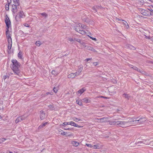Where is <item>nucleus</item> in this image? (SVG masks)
<instances>
[{
  "label": "nucleus",
  "instance_id": "obj_62",
  "mask_svg": "<svg viewBox=\"0 0 153 153\" xmlns=\"http://www.w3.org/2000/svg\"><path fill=\"white\" fill-rule=\"evenodd\" d=\"M96 8L97 9H99L101 7L99 6H96Z\"/></svg>",
  "mask_w": 153,
  "mask_h": 153
},
{
  "label": "nucleus",
  "instance_id": "obj_48",
  "mask_svg": "<svg viewBox=\"0 0 153 153\" xmlns=\"http://www.w3.org/2000/svg\"><path fill=\"white\" fill-rule=\"evenodd\" d=\"M149 145L150 146H153V141H151L150 142Z\"/></svg>",
  "mask_w": 153,
  "mask_h": 153
},
{
  "label": "nucleus",
  "instance_id": "obj_59",
  "mask_svg": "<svg viewBox=\"0 0 153 153\" xmlns=\"http://www.w3.org/2000/svg\"><path fill=\"white\" fill-rule=\"evenodd\" d=\"M116 20H118V21H124V20H123L121 19H119V18H117L116 19Z\"/></svg>",
  "mask_w": 153,
  "mask_h": 153
},
{
  "label": "nucleus",
  "instance_id": "obj_47",
  "mask_svg": "<svg viewBox=\"0 0 153 153\" xmlns=\"http://www.w3.org/2000/svg\"><path fill=\"white\" fill-rule=\"evenodd\" d=\"M48 106L50 109H53V105H49Z\"/></svg>",
  "mask_w": 153,
  "mask_h": 153
},
{
  "label": "nucleus",
  "instance_id": "obj_1",
  "mask_svg": "<svg viewBox=\"0 0 153 153\" xmlns=\"http://www.w3.org/2000/svg\"><path fill=\"white\" fill-rule=\"evenodd\" d=\"M13 63V66L12 69L15 75L21 76L22 74L21 73L20 70V64L16 59H14L12 60Z\"/></svg>",
  "mask_w": 153,
  "mask_h": 153
},
{
  "label": "nucleus",
  "instance_id": "obj_28",
  "mask_svg": "<svg viewBox=\"0 0 153 153\" xmlns=\"http://www.w3.org/2000/svg\"><path fill=\"white\" fill-rule=\"evenodd\" d=\"M131 68H132L134 70L137 71L138 72H139L140 73L141 72V71H140V70L139 69H138V68L136 67L132 66V67H131Z\"/></svg>",
  "mask_w": 153,
  "mask_h": 153
},
{
  "label": "nucleus",
  "instance_id": "obj_4",
  "mask_svg": "<svg viewBox=\"0 0 153 153\" xmlns=\"http://www.w3.org/2000/svg\"><path fill=\"white\" fill-rule=\"evenodd\" d=\"M4 21L6 25V28H9L10 26V21L9 18L7 15L5 16Z\"/></svg>",
  "mask_w": 153,
  "mask_h": 153
},
{
  "label": "nucleus",
  "instance_id": "obj_10",
  "mask_svg": "<svg viewBox=\"0 0 153 153\" xmlns=\"http://www.w3.org/2000/svg\"><path fill=\"white\" fill-rule=\"evenodd\" d=\"M77 72H76L75 73H71L68 75V77L69 78H74L76 76H77Z\"/></svg>",
  "mask_w": 153,
  "mask_h": 153
},
{
  "label": "nucleus",
  "instance_id": "obj_25",
  "mask_svg": "<svg viewBox=\"0 0 153 153\" xmlns=\"http://www.w3.org/2000/svg\"><path fill=\"white\" fill-rule=\"evenodd\" d=\"M22 121V120L21 118L20 117H18L16 120H15V122L16 123H18L19 122H20L21 121Z\"/></svg>",
  "mask_w": 153,
  "mask_h": 153
},
{
  "label": "nucleus",
  "instance_id": "obj_36",
  "mask_svg": "<svg viewBox=\"0 0 153 153\" xmlns=\"http://www.w3.org/2000/svg\"><path fill=\"white\" fill-rule=\"evenodd\" d=\"M9 4H6L5 5V9L6 10H9Z\"/></svg>",
  "mask_w": 153,
  "mask_h": 153
},
{
  "label": "nucleus",
  "instance_id": "obj_30",
  "mask_svg": "<svg viewBox=\"0 0 153 153\" xmlns=\"http://www.w3.org/2000/svg\"><path fill=\"white\" fill-rule=\"evenodd\" d=\"M9 28H6V34L7 37V36L8 35L10 36V34L9 33Z\"/></svg>",
  "mask_w": 153,
  "mask_h": 153
},
{
  "label": "nucleus",
  "instance_id": "obj_11",
  "mask_svg": "<svg viewBox=\"0 0 153 153\" xmlns=\"http://www.w3.org/2000/svg\"><path fill=\"white\" fill-rule=\"evenodd\" d=\"M74 123V122L73 121H71L69 122H64L63 123V124L61 125L62 126H64L65 125H71L72 126H73Z\"/></svg>",
  "mask_w": 153,
  "mask_h": 153
},
{
  "label": "nucleus",
  "instance_id": "obj_12",
  "mask_svg": "<svg viewBox=\"0 0 153 153\" xmlns=\"http://www.w3.org/2000/svg\"><path fill=\"white\" fill-rule=\"evenodd\" d=\"M86 89L85 88H82L81 89L79 90L78 91L77 93L78 94H79V95H80L82 94L85 91Z\"/></svg>",
  "mask_w": 153,
  "mask_h": 153
},
{
  "label": "nucleus",
  "instance_id": "obj_27",
  "mask_svg": "<svg viewBox=\"0 0 153 153\" xmlns=\"http://www.w3.org/2000/svg\"><path fill=\"white\" fill-rule=\"evenodd\" d=\"M76 103L80 106H82V102L79 100H77L76 102Z\"/></svg>",
  "mask_w": 153,
  "mask_h": 153
},
{
  "label": "nucleus",
  "instance_id": "obj_53",
  "mask_svg": "<svg viewBox=\"0 0 153 153\" xmlns=\"http://www.w3.org/2000/svg\"><path fill=\"white\" fill-rule=\"evenodd\" d=\"M48 124V122H45L44 123H43L42 124V125H43V126L45 127Z\"/></svg>",
  "mask_w": 153,
  "mask_h": 153
},
{
  "label": "nucleus",
  "instance_id": "obj_14",
  "mask_svg": "<svg viewBox=\"0 0 153 153\" xmlns=\"http://www.w3.org/2000/svg\"><path fill=\"white\" fill-rule=\"evenodd\" d=\"M7 41L8 42V44H12V39L10 37V36L8 35L7 36Z\"/></svg>",
  "mask_w": 153,
  "mask_h": 153
},
{
  "label": "nucleus",
  "instance_id": "obj_39",
  "mask_svg": "<svg viewBox=\"0 0 153 153\" xmlns=\"http://www.w3.org/2000/svg\"><path fill=\"white\" fill-rule=\"evenodd\" d=\"M53 91L55 93H56L58 91V88H57L54 87L53 88Z\"/></svg>",
  "mask_w": 153,
  "mask_h": 153
},
{
  "label": "nucleus",
  "instance_id": "obj_57",
  "mask_svg": "<svg viewBox=\"0 0 153 153\" xmlns=\"http://www.w3.org/2000/svg\"><path fill=\"white\" fill-rule=\"evenodd\" d=\"M82 40L81 39H76V41L79 42V43H80V42Z\"/></svg>",
  "mask_w": 153,
  "mask_h": 153
},
{
  "label": "nucleus",
  "instance_id": "obj_35",
  "mask_svg": "<svg viewBox=\"0 0 153 153\" xmlns=\"http://www.w3.org/2000/svg\"><path fill=\"white\" fill-rule=\"evenodd\" d=\"M80 44L82 45L84 47H85V43L83 40H82L81 41V42H80Z\"/></svg>",
  "mask_w": 153,
  "mask_h": 153
},
{
  "label": "nucleus",
  "instance_id": "obj_5",
  "mask_svg": "<svg viewBox=\"0 0 153 153\" xmlns=\"http://www.w3.org/2000/svg\"><path fill=\"white\" fill-rule=\"evenodd\" d=\"M127 123L126 121H119L118 126L122 128H126L129 126V125H128V124Z\"/></svg>",
  "mask_w": 153,
  "mask_h": 153
},
{
  "label": "nucleus",
  "instance_id": "obj_17",
  "mask_svg": "<svg viewBox=\"0 0 153 153\" xmlns=\"http://www.w3.org/2000/svg\"><path fill=\"white\" fill-rule=\"evenodd\" d=\"M82 66H80L79 67L78 71L76 72L78 73L77 74V76L79 75L82 70Z\"/></svg>",
  "mask_w": 153,
  "mask_h": 153
},
{
  "label": "nucleus",
  "instance_id": "obj_51",
  "mask_svg": "<svg viewBox=\"0 0 153 153\" xmlns=\"http://www.w3.org/2000/svg\"><path fill=\"white\" fill-rule=\"evenodd\" d=\"M90 38H91V39H92V40H94V41H96L97 40V39H96V38H93L91 36H89Z\"/></svg>",
  "mask_w": 153,
  "mask_h": 153
},
{
  "label": "nucleus",
  "instance_id": "obj_7",
  "mask_svg": "<svg viewBox=\"0 0 153 153\" xmlns=\"http://www.w3.org/2000/svg\"><path fill=\"white\" fill-rule=\"evenodd\" d=\"M139 10L141 13L143 15L145 16H148L149 15L148 11L142 9H140Z\"/></svg>",
  "mask_w": 153,
  "mask_h": 153
},
{
  "label": "nucleus",
  "instance_id": "obj_42",
  "mask_svg": "<svg viewBox=\"0 0 153 153\" xmlns=\"http://www.w3.org/2000/svg\"><path fill=\"white\" fill-rule=\"evenodd\" d=\"M125 22H126V24L125 23H124V22H123V23L125 24V25H126V28H128L129 27V25H128V24L125 21H124Z\"/></svg>",
  "mask_w": 153,
  "mask_h": 153
},
{
  "label": "nucleus",
  "instance_id": "obj_23",
  "mask_svg": "<svg viewBox=\"0 0 153 153\" xmlns=\"http://www.w3.org/2000/svg\"><path fill=\"white\" fill-rule=\"evenodd\" d=\"M18 56L19 58L22 59V53L20 51L18 54Z\"/></svg>",
  "mask_w": 153,
  "mask_h": 153
},
{
  "label": "nucleus",
  "instance_id": "obj_50",
  "mask_svg": "<svg viewBox=\"0 0 153 153\" xmlns=\"http://www.w3.org/2000/svg\"><path fill=\"white\" fill-rule=\"evenodd\" d=\"M97 146H97L96 145H94L92 146V148L94 149H97Z\"/></svg>",
  "mask_w": 153,
  "mask_h": 153
},
{
  "label": "nucleus",
  "instance_id": "obj_19",
  "mask_svg": "<svg viewBox=\"0 0 153 153\" xmlns=\"http://www.w3.org/2000/svg\"><path fill=\"white\" fill-rule=\"evenodd\" d=\"M101 122H108V119L106 117H103L101 118Z\"/></svg>",
  "mask_w": 153,
  "mask_h": 153
},
{
  "label": "nucleus",
  "instance_id": "obj_18",
  "mask_svg": "<svg viewBox=\"0 0 153 153\" xmlns=\"http://www.w3.org/2000/svg\"><path fill=\"white\" fill-rule=\"evenodd\" d=\"M24 15L23 12L22 11H20L17 16H18V17L19 18H23Z\"/></svg>",
  "mask_w": 153,
  "mask_h": 153
},
{
  "label": "nucleus",
  "instance_id": "obj_33",
  "mask_svg": "<svg viewBox=\"0 0 153 153\" xmlns=\"http://www.w3.org/2000/svg\"><path fill=\"white\" fill-rule=\"evenodd\" d=\"M73 124H74L73 126L76 127L82 128V126H79L76 124L74 122Z\"/></svg>",
  "mask_w": 153,
  "mask_h": 153
},
{
  "label": "nucleus",
  "instance_id": "obj_64",
  "mask_svg": "<svg viewBox=\"0 0 153 153\" xmlns=\"http://www.w3.org/2000/svg\"><path fill=\"white\" fill-rule=\"evenodd\" d=\"M7 76H3V79H6V78H7Z\"/></svg>",
  "mask_w": 153,
  "mask_h": 153
},
{
  "label": "nucleus",
  "instance_id": "obj_16",
  "mask_svg": "<svg viewBox=\"0 0 153 153\" xmlns=\"http://www.w3.org/2000/svg\"><path fill=\"white\" fill-rule=\"evenodd\" d=\"M71 143L74 146L76 147L78 146L79 144V142L75 141H72Z\"/></svg>",
  "mask_w": 153,
  "mask_h": 153
},
{
  "label": "nucleus",
  "instance_id": "obj_54",
  "mask_svg": "<svg viewBox=\"0 0 153 153\" xmlns=\"http://www.w3.org/2000/svg\"><path fill=\"white\" fill-rule=\"evenodd\" d=\"M44 127L43 126L42 124L40 125L39 127H38V128L39 129H40V128H43Z\"/></svg>",
  "mask_w": 153,
  "mask_h": 153
},
{
  "label": "nucleus",
  "instance_id": "obj_55",
  "mask_svg": "<svg viewBox=\"0 0 153 153\" xmlns=\"http://www.w3.org/2000/svg\"><path fill=\"white\" fill-rule=\"evenodd\" d=\"M91 59H92L91 58H88V59H85V60L86 62H88V61L91 60Z\"/></svg>",
  "mask_w": 153,
  "mask_h": 153
},
{
  "label": "nucleus",
  "instance_id": "obj_45",
  "mask_svg": "<svg viewBox=\"0 0 153 153\" xmlns=\"http://www.w3.org/2000/svg\"><path fill=\"white\" fill-rule=\"evenodd\" d=\"M86 145L88 147H89L90 148L92 147V145H91V144H86Z\"/></svg>",
  "mask_w": 153,
  "mask_h": 153
},
{
  "label": "nucleus",
  "instance_id": "obj_34",
  "mask_svg": "<svg viewBox=\"0 0 153 153\" xmlns=\"http://www.w3.org/2000/svg\"><path fill=\"white\" fill-rule=\"evenodd\" d=\"M84 47L85 48V49H86L87 50H90V51H91V47H90V46H88L85 45Z\"/></svg>",
  "mask_w": 153,
  "mask_h": 153
},
{
  "label": "nucleus",
  "instance_id": "obj_60",
  "mask_svg": "<svg viewBox=\"0 0 153 153\" xmlns=\"http://www.w3.org/2000/svg\"><path fill=\"white\" fill-rule=\"evenodd\" d=\"M6 140V139H5V138H1V140L2 142H4V141L5 140Z\"/></svg>",
  "mask_w": 153,
  "mask_h": 153
},
{
  "label": "nucleus",
  "instance_id": "obj_24",
  "mask_svg": "<svg viewBox=\"0 0 153 153\" xmlns=\"http://www.w3.org/2000/svg\"><path fill=\"white\" fill-rule=\"evenodd\" d=\"M35 44V45L38 46H39L42 44V43H41V42L39 41H36Z\"/></svg>",
  "mask_w": 153,
  "mask_h": 153
},
{
  "label": "nucleus",
  "instance_id": "obj_49",
  "mask_svg": "<svg viewBox=\"0 0 153 153\" xmlns=\"http://www.w3.org/2000/svg\"><path fill=\"white\" fill-rule=\"evenodd\" d=\"M109 124L111 125H114L113 121H109Z\"/></svg>",
  "mask_w": 153,
  "mask_h": 153
},
{
  "label": "nucleus",
  "instance_id": "obj_32",
  "mask_svg": "<svg viewBox=\"0 0 153 153\" xmlns=\"http://www.w3.org/2000/svg\"><path fill=\"white\" fill-rule=\"evenodd\" d=\"M119 121H113L114 126H118Z\"/></svg>",
  "mask_w": 153,
  "mask_h": 153
},
{
  "label": "nucleus",
  "instance_id": "obj_13",
  "mask_svg": "<svg viewBox=\"0 0 153 153\" xmlns=\"http://www.w3.org/2000/svg\"><path fill=\"white\" fill-rule=\"evenodd\" d=\"M126 48L130 49H132L133 50H134L135 49V48L132 45H126Z\"/></svg>",
  "mask_w": 153,
  "mask_h": 153
},
{
  "label": "nucleus",
  "instance_id": "obj_43",
  "mask_svg": "<svg viewBox=\"0 0 153 153\" xmlns=\"http://www.w3.org/2000/svg\"><path fill=\"white\" fill-rule=\"evenodd\" d=\"M12 44H8V48L9 50H10L11 49L12 47Z\"/></svg>",
  "mask_w": 153,
  "mask_h": 153
},
{
  "label": "nucleus",
  "instance_id": "obj_15",
  "mask_svg": "<svg viewBox=\"0 0 153 153\" xmlns=\"http://www.w3.org/2000/svg\"><path fill=\"white\" fill-rule=\"evenodd\" d=\"M51 73L54 76H56L59 74V72L57 71L53 70L51 71Z\"/></svg>",
  "mask_w": 153,
  "mask_h": 153
},
{
  "label": "nucleus",
  "instance_id": "obj_9",
  "mask_svg": "<svg viewBox=\"0 0 153 153\" xmlns=\"http://www.w3.org/2000/svg\"><path fill=\"white\" fill-rule=\"evenodd\" d=\"M39 115L40 119L41 120H43L45 118V114L42 110L40 111Z\"/></svg>",
  "mask_w": 153,
  "mask_h": 153
},
{
  "label": "nucleus",
  "instance_id": "obj_41",
  "mask_svg": "<svg viewBox=\"0 0 153 153\" xmlns=\"http://www.w3.org/2000/svg\"><path fill=\"white\" fill-rule=\"evenodd\" d=\"M87 27L85 25H82V29H85L87 28Z\"/></svg>",
  "mask_w": 153,
  "mask_h": 153
},
{
  "label": "nucleus",
  "instance_id": "obj_6",
  "mask_svg": "<svg viewBox=\"0 0 153 153\" xmlns=\"http://www.w3.org/2000/svg\"><path fill=\"white\" fill-rule=\"evenodd\" d=\"M19 5L16 4H14L12 5V11L13 14H14L17 11V9L19 7H19Z\"/></svg>",
  "mask_w": 153,
  "mask_h": 153
},
{
  "label": "nucleus",
  "instance_id": "obj_61",
  "mask_svg": "<svg viewBox=\"0 0 153 153\" xmlns=\"http://www.w3.org/2000/svg\"><path fill=\"white\" fill-rule=\"evenodd\" d=\"M140 1L142 4L144 3V1L143 0H139Z\"/></svg>",
  "mask_w": 153,
  "mask_h": 153
},
{
  "label": "nucleus",
  "instance_id": "obj_38",
  "mask_svg": "<svg viewBox=\"0 0 153 153\" xmlns=\"http://www.w3.org/2000/svg\"><path fill=\"white\" fill-rule=\"evenodd\" d=\"M148 10L150 11V15H152L153 14V10L151 8L148 9Z\"/></svg>",
  "mask_w": 153,
  "mask_h": 153
},
{
  "label": "nucleus",
  "instance_id": "obj_37",
  "mask_svg": "<svg viewBox=\"0 0 153 153\" xmlns=\"http://www.w3.org/2000/svg\"><path fill=\"white\" fill-rule=\"evenodd\" d=\"M68 40L71 42L74 41V40L73 39L70 37H68Z\"/></svg>",
  "mask_w": 153,
  "mask_h": 153
},
{
  "label": "nucleus",
  "instance_id": "obj_2",
  "mask_svg": "<svg viewBox=\"0 0 153 153\" xmlns=\"http://www.w3.org/2000/svg\"><path fill=\"white\" fill-rule=\"evenodd\" d=\"M75 30L77 32L81 34H84L85 33L84 30L82 29V24L79 23L76 24L75 26Z\"/></svg>",
  "mask_w": 153,
  "mask_h": 153
},
{
  "label": "nucleus",
  "instance_id": "obj_56",
  "mask_svg": "<svg viewBox=\"0 0 153 153\" xmlns=\"http://www.w3.org/2000/svg\"><path fill=\"white\" fill-rule=\"evenodd\" d=\"M93 65L94 66H96L97 65V62H94L93 63Z\"/></svg>",
  "mask_w": 153,
  "mask_h": 153
},
{
  "label": "nucleus",
  "instance_id": "obj_8",
  "mask_svg": "<svg viewBox=\"0 0 153 153\" xmlns=\"http://www.w3.org/2000/svg\"><path fill=\"white\" fill-rule=\"evenodd\" d=\"M135 119L136 118H133L130 119L128 121H126V123H127V124H128V125H129V126L132 122L136 123Z\"/></svg>",
  "mask_w": 153,
  "mask_h": 153
},
{
  "label": "nucleus",
  "instance_id": "obj_3",
  "mask_svg": "<svg viewBox=\"0 0 153 153\" xmlns=\"http://www.w3.org/2000/svg\"><path fill=\"white\" fill-rule=\"evenodd\" d=\"M146 120V119L144 117L136 118V123H140L142 124L144 123Z\"/></svg>",
  "mask_w": 153,
  "mask_h": 153
},
{
  "label": "nucleus",
  "instance_id": "obj_22",
  "mask_svg": "<svg viewBox=\"0 0 153 153\" xmlns=\"http://www.w3.org/2000/svg\"><path fill=\"white\" fill-rule=\"evenodd\" d=\"M59 133H60V134L63 135H65L66 134V133L65 132L61 130V129H59Z\"/></svg>",
  "mask_w": 153,
  "mask_h": 153
},
{
  "label": "nucleus",
  "instance_id": "obj_21",
  "mask_svg": "<svg viewBox=\"0 0 153 153\" xmlns=\"http://www.w3.org/2000/svg\"><path fill=\"white\" fill-rule=\"evenodd\" d=\"M82 101L83 102L85 103H87L89 102L90 101V100L88 99L87 98H85L82 99Z\"/></svg>",
  "mask_w": 153,
  "mask_h": 153
},
{
  "label": "nucleus",
  "instance_id": "obj_20",
  "mask_svg": "<svg viewBox=\"0 0 153 153\" xmlns=\"http://www.w3.org/2000/svg\"><path fill=\"white\" fill-rule=\"evenodd\" d=\"M123 97L126 99H127L128 100H129L130 97V96H129V94L125 93L123 94Z\"/></svg>",
  "mask_w": 153,
  "mask_h": 153
},
{
  "label": "nucleus",
  "instance_id": "obj_26",
  "mask_svg": "<svg viewBox=\"0 0 153 153\" xmlns=\"http://www.w3.org/2000/svg\"><path fill=\"white\" fill-rule=\"evenodd\" d=\"M20 0H13V2L14 4H16L18 5H19Z\"/></svg>",
  "mask_w": 153,
  "mask_h": 153
},
{
  "label": "nucleus",
  "instance_id": "obj_40",
  "mask_svg": "<svg viewBox=\"0 0 153 153\" xmlns=\"http://www.w3.org/2000/svg\"><path fill=\"white\" fill-rule=\"evenodd\" d=\"M92 10L94 12H96L97 11V9L96 8V7H94L92 8Z\"/></svg>",
  "mask_w": 153,
  "mask_h": 153
},
{
  "label": "nucleus",
  "instance_id": "obj_63",
  "mask_svg": "<svg viewBox=\"0 0 153 153\" xmlns=\"http://www.w3.org/2000/svg\"><path fill=\"white\" fill-rule=\"evenodd\" d=\"M100 119H101V118L97 119V120H98L97 121L98 122H101V120H100Z\"/></svg>",
  "mask_w": 153,
  "mask_h": 153
},
{
  "label": "nucleus",
  "instance_id": "obj_52",
  "mask_svg": "<svg viewBox=\"0 0 153 153\" xmlns=\"http://www.w3.org/2000/svg\"><path fill=\"white\" fill-rule=\"evenodd\" d=\"M91 51H93L94 52H97V51L95 49H94V48H93L92 47L91 48Z\"/></svg>",
  "mask_w": 153,
  "mask_h": 153
},
{
  "label": "nucleus",
  "instance_id": "obj_29",
  "mask_svg": "<svg viewBox=\"0 0 153 153\" xmlns=\"http://www.w3.org/2000/svg\"><path fill=\"white\" fill-rule=\"evenodd\" d=\"M40 14L42 16L45 17V18L47 17L48 16V15L45 13H40Z\"/></svg>",
  "mask_w": 153,
  "mask_h": 153
},
{
  "label": "nucleus",
  "instance_id": "obj_46",
  "mask_svg": "<svg viewBox=\"0 0 153 153\" xmlns=\"http://www.w3.org/2000/svg\"><path fill=\"white\" fill-rule=\"evenodd\" d=\"M20 117L21 118L22 120H24L25 119V118H26V117L24 116H23Z\"/></svg>",
  "mask_w": 153,
  "mask_h": 153
},
{
  "label": "nucleus",
  "instance_id": "obj_31",
  "mask_svg": "<svg viewBox=\"0 0 153 153\" xmlns=\"http://www.w3.org/2000/svg\"><path fill=\"white\" fill-rule=\"evenodd\" d=\"M73 120L75 122H78L80 120V119H79V118H76V117L73 118Z\"/></svg>",
  "mask_w": 153,
  "mask_h": 153
},
{
  "label": "nucleus",
  "instance_id": "obj_44",
  "mask_svg": "<svg viewBox=\"0 0 153 153\" xmlns=\"http://www.w3.org/2000/svg\"><path fill=\"white\" fill-rule=\"evenodd\" d=\"M24 25L26 27H30V25L27 23H25L24 24Z\"/></svg>",
  "mask_w": 153,
  "mask_h": 153
},
{
  "label": "nucleus",
  "instance_id": "obj_58",
  "mask_svg": "<svg viewBox=\"0 0 153 153\" xmlns=\"http://www.w3.org/2000/svg\"><path fill=\"white\" fill-rule=\"evenodd\" d=\"M73 130V128H67V129H65V130H69V131H71Z\"/></svg>",
  "mask_w": 153,
  "mask_h": 153
}]
</instances>
